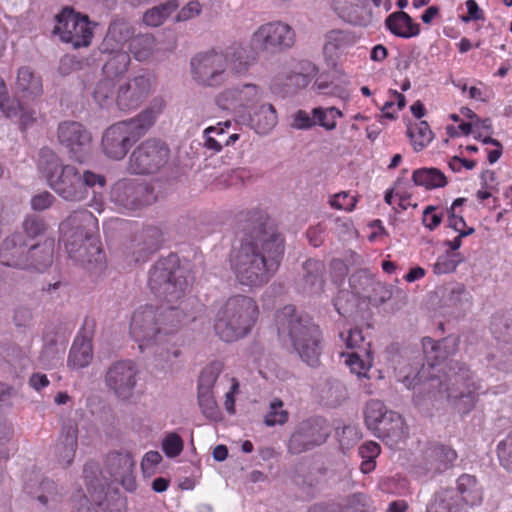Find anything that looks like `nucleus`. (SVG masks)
Wrapping results in <instances>:
<instances>
[{"label": "nucleus", "instance_id": "obj_46", "mask_svg": "<svg viewBox=\"0 0 512 512\" xmlns=\"http://www.w3.org/2000/svg\"><path fill=\"white\" fill-rule=\"evenodd\" d=\"M448 339L434 341L430 337H425L422 340L423 353L430 367H433L437 362L444 360L450 353L448 350Z\"/></svg>", "mask_w": 512, "mask_h": 512}, {"label": "nucleus", "instance_id": "obj_7", "mask_svg": "<svg viewBox=\"0 0 512 512\" xmlns=\"http://www.w3.org/2000/svg\"><path fill=\"white\" fill-rule=\"evenodd\" d=\"M189 272L180 265L177 254L160 258L149 271L148 285L151 292L168 303L183 297L190 285Z\"/></svg>", "mask_w": 512, "mask_h": 512}, {"label": "nucleus", "instance_id": "obj_60", "mask_svg": "<svg viewBox=\"0 0 512 512\" xmlns=\"http://www.w3.org/2000/svg\"><path fill=\"white\" fill-rule=\"evenodd\" d=\"M466 295L467 292L464 285L455 283L443 289L442 299L447 306H457Z\"/></svg>", "mask_w": 512, "mask_h": 512}, {"label": "nucleus", "instance_id": "obj_9", "mask_svg": "<svg viewBox=\"0 0 512 512\" xmlns=\"http://www.w3.org/2000/svg\"><path fill=\"white\" fill-rule=\"evenodd\" d=\"M458 372L448 377L444 383L439 377L429 378V389H435L439 394H446L447 400L462 415L468 414L475 406L477 395L471 382L470 370L465 364H456Z\"/></svg>", "mask_w": 512, "mask_h": 512}, {"label": "nucleus", "instance_id": "obj_50", "mask_svg": "<svg viewBox=\"0 0 512 512\" xmlns=\"http://www.w3.org/2000/svg\"><path fill=\"white\" fill-rule=\"evenodd\" d=\"M231 126L230 121L218 123L217 126H210L205 129L204 135L206 138L205 146L208 149H212L219 152L223 146H225L226 132L225 128Z\"/></svg>", "mask_w": 512, "mask_h": 512}, {"label": "nucleus", "instance_id": "obj_62", "mask_svg": "<svg viewBox=\"0 0 512 512\" xmlns=\"http://www.w3.org/2000/svg\"><path fill=\"white\" fill-rule=\"evenodd\" d=\"M183 440L177 433L168 434L162 442V450L167 457H177L183 450Z\"/></svg>", "mask_w": 512, "mask_h": 512}, {"label": "nucleus", "instance_id": "obj_31", "mask_svg": "<svg viewBox=\"0 0 512 512\" xmlns=\"http://www.w3.org/2000/svg\"><path fill=\"white\" fill-rule=\"evenodd\" d=\"M374 433L390 447L396 446L405 438V426L401 415L389 411L384 419L380 421Z\"/></svg>", "mask_w": 512, "mask_h": 512}, {"label": "nucleus", "instance_id": "obj_13", "mask_svg": "<svg viewBox=\"0 0 512 512\" xmlns=\"http://www.w3.org/2000/svg\"><path fill=\"white\" fill-rule=\"evenodd\" d=\"M330 435L327 421L319 416L310 417L298 423L291 433L287 449L292 455H299L323 445Z\"/></svg>", "mask_w": 512, "mask_h": 512}, {"label": "nucleus", "instance_id": "obj_49", "mask_svg": "<svg viewBox=\"0 0 512 512\" xmlns=\"http://www.w3.org/2000/svg\"><path fill=\"white\" fill-rule=\"evenodd\" d=\"M359 297L353 291L340 290L334 299L336 311L344 318H352L356 312Z\"/></svg>", "mask_w": 512, "mask_h": 512}, {"label": "nucleus", "instance_id": "obj_28", "mask_svg": "<svg viewBox=\"0 0 512 512\" xmlns=\"http://www.w3.org/2000/svg\"><path fill=\"white\" fill-rule=\"evenodd\" d=\"M78 447V424L73 419L63 422L55 452L60 462L70 465L75 457Z\"/></svg>", "mask_w": 512, "mask_h": 512}, {"label": "nucleus", "instance_id": "obj_34", "mask_svg": "<svg viewBox=\"0 0 512 512\" xmlns=\"http://www.w3.org/2000/svg\"><path fill=\"white\" fill-rule=\"evenodd\" d=\"M427 512H466L453 488H441L436 491L427 505Z\"/></svg>", "mask_w": 512, "mask_h": 512}, {"label": "nucleus", "instance_id": "obj_22", "mask_svg": "<svg viewBox=\"0 0 512 512\" xmlns=\"http://www.w3.org/2000/svg\"><path fill=\"white\" fill-rule=\"evenodd\" d=\"M325 264L318 259L309 258L304 261L296 279L297 290L304 294H320L325 285Z\"/></svg>", "mask_w": 512, "mask_h": 512}, {"label": "nucleus", "instance_id": "obj_55", "mask_svg": "<svg viewBox=\"0 0 512 512\" xmlns=\"http://www.w3.org/2000/svg\"><path fill=\"white\" fill-rule=\"evenodd\" d=\"M222 368L223 365L219 361H214L205 367L199 377L198 391L211 392L216 380L222 371Z\"/></svg>", "mask_w": 512, "mask_h": 512}, {"label": "nucleus", "instance_id": "obj_5", "mask_svg": "<svg viewBox=\"0 0 512 512\" xmlns=\"http://www.w3.org/2000/svg\"><path fill=\"white\" fill-rule=\"evenodd\" d=\"M258 313V306L251 297L244 295L230 297L216 313L215 331L225 342L238 340L250 332Z\"/></svg>", "mask_w": 512, "mask_h": 512}, {"label": "nucleus", "instance_id": "obj_33", "mask_svg": "<svg viewBox=\"0 0 512 512\" xmlns=\"http://www.w3.org/2000/svg\"><path fill=\"white\" fill-rule=\"evenodd\" d=\"M104 56L102 71L105 77L114 79L123 76L131 63L130 54L123 48H113V51H99Z\"/></svg>", "mask_w": 512, "mask_h": 512}, {"label": "nucleus", "instance_id": "obj_56", "mask_svg": "<svg viewBox=\"0 0 512 512\" xmlns=\"http://www.w3.org/2000/svg\"><path fill=\"white\" fill-rule=\"evenodd\" d=\"M315 87L320 94L336 96L341 99H347L349 94L347 90L339 84H334L333 80H329L327 76L321 74L314 82Z\"/></svg>", "mask_w": 512, "mask_h": 512}, {"label": "nucleus", "instance_id": "obj_8", "mask_svg": "<svg viewBox=\"0 0 512 512\" xmlns=\"http://www.w3.org/2000/svg\"><path fill=\"white\" fill-rule=\"evenodd\" d=\"M105 184L106 179L102 174L66 165L48 185L63 200L81 202L88 197L90 188H103Z\"/></svg>", "mask_w": 512, "mask_h": 512}, {"label": "nucleus", "instance_id": "obj_52", "mask_svg": "<svg viewBox=\"0 0 512 512\" xmlns=\"http://www.w3.org/2000/svg\"><path fill=\"white\" fill-rule=\"evenodd\" d=\"M389 413L383 402L379 400H371L366 404L364 410V419L368 429L373 432L378 427V424Z\"/></svg>", "mask_w": 512, "mask_h": 512}, {"label": "nucleus", "instance_id": "obj_12", "mask_svg": "<svg viewBox=\"0 0 512 512\" xmlns=\"http://www.w3.org/2000/svg\"><path fill=\"white\" fill-rule=\"evenodd\" d=\"M294 31L282 22H269L261 25L252 35V50L265 57L280 53L294 43Z\"/></svg>", "mask_w": 512, "mask_h": 512}, {"label": "nucleus", "instance_id": "obj_17", "mask_svg": "<svg viewBox=\"0 0 512 512\" xmlns=\"http://www.w3.org/2000/svg\"><path fill=\"white\" fill-rule=\"evenodd\" d=\"M138 373V367L132 360L114 361L105 372V384L118 399L127 401L134 394Z\"/></svg>", "mask_w": 512, "mask_h": 512}, {"label": "nucleus", "instance_id": "obj_25", "mask_svg": "<svg viewBox=\"0 0 512 512\" xmlns=\"http://www.w3.org/2000/svg\"><path fill=\"white\" fill-rule=\"evenodd\" d=\"M0 111L7 118H19L22 130L30 127L37 119V112L29 108L25 101L10 98L4 80L0 77Z\"/></svg>", "mask_w": 512, "mask_h": 512}, {"label": "nucleus", "instance_id": "obj_36", "mask_svg": "<svg viewBox=\"0 0 512 512\" xmlns=\"http://www.w3.org/2000/svg\"><path fill=\"white\" fill-rule=\"evenodd\" d=\"M66 346L60 341L55 331L46 332L43 336V347L39 354V361L44 366H56L63 360Z\"/></svg>", "mask_w": 512, "mask_h": 512}, {"label": "nucleus", "instance_id": "obj_64", "mask_svg": "<svg viewBox=\"0 0 512 512\" xmlns=\"http://www.w3.org/2000/svg\"><path fill=\"white\" fill-rule=\"evenodd\" d=\"M73 512H98L82 490H77L71 497Z\"/></svg>", "mask_w": 512, "mask_h": 512}, {"label": "nucleus", "instance_id": "obj_18", "mask_svg": "<svg viewBox=\"0 0 512 512\" xmlns=\"http://www.w3.org/2000/svg\"><path fill=\"white\" fill-rule=\"evenodd\" d=\"M57 136L70 157L82 163L91 148L92 135L90 131L79 122L64 121L58 126Z\"/></svg>", "mask_w": 512, "mask_h": 512}, {"label": "nucleus", "instance_id": "obj_19", "mask_svg": "<svg viewBox=\"0 0 512 512\" xmlns=\"http://www.w3.org/2000/svg\"><path fill=\"white\" fill-rule=\"evenodd\" d=\"M135 462L128 453L111 452L107 455L105 470H101L108 483L121 484L127 491L136 489Z\"/></svg>", "mask_w": 512, "mask_h": 512}, {"label": "nucleus", "instance_id": "obj_38", "mask_svg": "<svg viewBox=\"0 0 512 512\" xmlns=\"http://www.w3.org/2000/svg\"><path fill=\"white\" fill-rule=\"evenodd\" d=\"M223 55L226 57V62H231L232 69L236 73L243 74L248 71L252 64L255 63L259 53L252 50L251 46L250 50H247L240 44H234L227 48Z\"/></svg>", "mask_w": 512, "mask_h": 512}, {"label": "nucleus", "instance_id": "obj_24", "mask_svg": "<svg viewBox=\"0 0 512 512\" xmlns=\"http://www.w3.org/2000/svg\"><path fill=\"white\" fill-rule=\"evenodd\" d=\"M164 241V233L157 226H145L138 231L131 242L132 256L135 262H145L155 253Z\"/></svg>", "mask_w": 512, "mask_h": 512}, {"label": "nucleus", "instance_id": "obj_40", "mask_svg": "<svg viewBox=\"0 0 512 512\" xmlns=\"http://www.w3.org/2000/svg\"><path fill=\"white\" fill-rule=\"evenodd\" d=\"M459 495L461 503L465 505H476L482 500V493L477 485L475 476L463 474L457 479V487L454 489Z\"/></svg>", "mask_w": 512, "mask_h": 512}, {"label": "nucleus", "instance_id": "obj_10", "mask_svg": "<svg viewBox=\"0 0 512 512\" xmlns=\"http://www.w3.org/2000/svg\"><path fill=\"white\" fill-rule=\"evenodd\" d=\"M91 500L106 512H125L126 498L120 495L117 487H112L95 461H88L83 468Z\"/></svg>", "mask_w": 512, "mask_h": 512}, {"label": "nucleus", "instance_id": "obj_37", "mask_svg": "<svg viewBox=\"0 0 512 512\" xmlns=\"http://www.w3.org/2000/svg\"><path fill=\"white\" fill-rule=\"evenodd\" d=\"M24 489L27 494L37 499L46 506L51 500H55L56 486L54 481L36 475L25 480Z\"/></svg>", "mask_w": 512, "mask_h": 512}, {"label": "nucleus", "instance_id": "obj_41", "mask_svg": "<svg viewBox=\"0 0 512 512\" xmlns=\"http://www.w3.org/2000/svg\"><path fill=\"white\" fill-rule=\"evenodd\" d=\"M93 359L91 340L85 337H77L70 349L68 364L76 369L84 368Z\"/></svg>", "mask_w": 512, "mask_h": 512}, {"label": "nucleus", "instance_id": "obj_39", "mask_svg": "<svg viewBox=\"0 0 512 512\" xmlns=\"http://www.w3.org/2000/svg\"><path fill=\"white\" fill-rule=\"evenodd\" d=\"M322 403L331 408L340 406L348 398L345 385L338 379L328 377L322 384L320 390Z\"/></svg>", "mask_w": 512, "mask_h": 512}, {"label": "nucleus", "instance_id": "obj_48", "mask_svg": "<svg viewBox=\"0 0 512 512\" xmlns=\"http://www.w3.org/2000/svg\"><path fill=\"white\" fill-rule=\"evenodd\" d=\"M155 46V38L151 34L133 35L129 42V51L134 55L138 61H145L148 59Z\"/></svg>", "mask_w": 512, "mask_h": 512}, {"label": "nucleus", "instance_id": "obj_30", "mask_svg": "<svg viewBox=\"0 0 512 512\" xmlns=\"http://www.w3.org/2000/svg\"><path fill=\"white\" fill-rule=\"evenodd\" d=\"M43 92L41 77L36 75L29 67L18 70L14 97L20 100H34Z\"/></svg>", "mask_w": 512, "mask_h": 512}, {"label": "nucleus", "instance_id": "obj_1", "mask_svg": "<svg viewBox=\"0 0 512 512\" xmlns=\"http://www.w3.org/2000/svg\"><path fill=\"white\" fill-rule=\"evenodd\" d=\"M284 240L263 213L249 217L240 245L231 253V267L240 284L259 287L277 271L284 253Z\"/></svg>", "mask_w": 512, "mask_h": 512}, {"label": "nucleus", "instance_id": "obj_32", "mask_svg": "<svg viewBox=\"0 0 512 512\" xmlns=\"http://www.w3.org/2000/svg\"><path fill=\"white\" fill-rule=\"evenodd\" d=\"M340 17L359 26H367L372 21V11L367 0H339Z\"/></svg>", "mask_w": 512, "mask_h": 512}, {"label": "nucleus", "instance_id": "obj_20", "mask_svg": "<svg viewBox=\"0 0 512 512\" xmlns=\"http://www.w3.org/2000/svg\"><path fill=\"white\" fill-rule=\"evenodd\" d=\"M150 92V76L148 74L136 75L119 86L116 103L120 110L135 109L149 96Z\"/></svg>", "mask_w": 512, "mask_h": 512}, {"label": "nucleus", "instance_id": "obj_15", "mask_svg": "<svg viewBox=\"0 0 512 512\" xmlns=\"http://www.w3.org/2000/svg\"><path fill=\"white\" fill-rule=\"evenodd\" d=\"M169 153L165 142L155 138L147 139L131 153L128 170L137 175L156 173L167 163Z\"/></svg>", "mask_w": 512, "mask_h": 512}, {"label": "nucleus", "instance_id": "obj_42", "mask_svg": "<svg viewBox=\"0 0 512 512\" xmlns=\"http://www.w3.org/2000/svg\"><path fill=\"white\" fill-rule=\"evenodd\" d=\"M356 41V36L350 31L331 30L326 34L324 54L332 59L338 50H344L354 45Z\"/></svg>", "mask_w": 512, "mask_h": 512}, {"label": "nucleus", "instance_id": "obj_27", "mask_svg": "<svg viewBox=\"0 0 512 512\" xmlns=\"http://www.w3.org/2000/svg\"><path fill=\"white\" fill-rule=\"evenodd\" d=\"M134 34L135 28L129 20L114 16L98 49L99 51H113V48H123V45L130 42Z\"/></svg>", "mask_w": 512, "mask_h": 512}, {"label": "nucleus", "instance_id": "obj_54", "mask_svg": "<svg viewBox=\"0 0 512 512\" xmlns=\"http://www.w3.org/2000/svg\"><path fill=\"white\" fill-rule=\"evenodd\" d=\"M338 512H375V508L368 496L355 493L347 497L343 507L338 506Z\"/></svg>", "mask_w": 512, "mask_h": 512}, {"label": "nucleus", "instance_id": "obj_23", "mask_svg": "<svg viewBox=\"0 0 512 512\" xmlns=\"http://www.w3.org/2000/svg\"><path fill=\"white\" fill-rule=\"evenodd\" d=\"M28 244L21 232L7 236L0 245V263L4 266L24 270L27 267Z\"/></svg>", "mask_w": 512, "mask_h": 512}, {"label": "nucleus", "instance_id": "obj_53", "mask_svg": "<svg viewBox=\"0 0 512 512\" xmlns=\"http://www.w3.org/2000/svg\"><path fill=\"white\" fill-rule=\"evenodd\" d=\"M48 229L46 221L39 215L29 214L22 222V230L25 238L35 239L43 236Z\"/></svg>", "mask_w": 512, "mask_h": 512}, {"label": "nucleus", "instance_id": "obj_11", "mask_svg": "<svg viewBox=\"0 0 512 512\" xmlns=\"http://www.w3.org/2000/svg\"><path fill=\"white\" fill-rule=\"evenodd\" d=\"M55 21L52 32L59 35L63 42L71 43L74 48L90 45L93 31L88 16L77 14L72 8L65 7L55 15Z\"/></svg>", "mask_w": 512, "mask_h": 512}, {"label": "nucleus", "instance_id": "obj_35", "mask_svg": "<svg viewBox=\"0 0 512 512\" xmlns=\"http://www.w3.org/2000/svg\"><path fill=\"white\" fill-rule=\"evenodd\" d=\"M385 26L393 35L401 38L415 37L420 33V25L404 11L391 13L385 19Z\"/></svg>", "mask_w": 512, "mask_h": 512}, {"label": "nucleus", "instance_id": "obj_44", "mask_svg": "<svg viewBox=\"0 0 512 512\" xmlns=\"http://www.w3.org/2000/svg\"><path fill=\"white\" fill-rule=\"evenodd\" d=\"M416 185L424 186L426 189H435L447 185V177L438 168L416 169L412 175Z\"/></svg>", "mask_w": 512, "mask_h": 512}, {"label": "nucleus", "instance_id": "obj_57", "mask_svg": "<svg viewBox=\"0 0 512 512\" xmlns=\"http://www.w3.org/2000/svg\"><path fill=\"white\" fill-rule=\"evenodd\" d=\"M392 296L393 293L390 291V285L377 280L375 285L371 287V291H369L364 300H367L375 307H379L385 304L388 300H391Z\"/></svg>", "mask_w": 512, "mask_h": 512}, {"label": "nucleus", "instance_id": "obj_43", "mask_svg": "<svg viewBox=\"0 0 512 512\" xmlns=\"http://www.w3.org/2000/svg\"><path fill=\"white\" fill-rule=\"evenodd\" d=\"M65 166L66 165L62 163V160L52 149L43 147L39 151L38 169L47 179L48 183L50 180H53L54 176H57Z\"/></svg>", "mask_w": 512, "mask_h": 512}, {"label": "nucleus", "instance_id": "obj_29", "mask_svg": "<svg viewBox=\"0 0 512 512\" xmlns=\"http://www.w3.org/2000/svg\"><path fill=\"white\" fill-rule=\"evenodd\" d=\"M55 241L46 238L41 242L28 245L27 267L24 270L43 272L53 263Z\"/></svg>", "mask_w": 512, "mask_h": 512}, {"label": "nucleus", "instance_id": "obj_16", "mask_svg": "<svg viewBox=\"0 0 512 512\" xmlns=\"http://www.w3.org/2000/svg\"><path fill=\"white\" fill-rule=\"evenodd\" d=\"M190 66L192 79L203 87H219L227 79L226 57L215 50L198 53Z\"/></svg>", "mask_w": 512, "mask_h": 512}, {"label": "nucleus", "instance_id": "obj_63", "mask_svg": "<svg viewBox=\"0 0 512 512\" xmlns=\"http://www.w3.org/2000/svg\"><path fill=\"white\" fill-rule=\"evenodd\" d=\"M496 452L500 465L507 471H510L512 467V440L510 439V434L507 435L506 439L498 443Z\"/></svg>", "mask_w": 512, "mask_h": 512}, {"label": "nucleus", "instance_id": "obj_26", "mask_svg": "<svg viewBox=\"0 0 512 512\" xmlns=\"http://www.w3.org/2000/svg\"><path fill=\"white\" fill-rule=\"evenodd\" d=\"M457 453L450 446L435 443L424 452V473L432 475L441 473L453 466Z\"/></svg>", "mask_w": 512, "mask_h": 512}, {"label": "nucleus", "instance_id": "obj_6", "mask_svg": "<svg viewBox=\"0 0 512 512\" xmlns=\"http://www.w3.org/2000/svg\"><path fill=\"white\" fill-rule=\"evenodd\" d=\"M155 119L154 111L146 109L134 118L108 127L102 136L104 154L113 160L123 159L130 148L153 126Z\"/></svg>", "mask_w": 512, "mask_h": 512}, {"label": "nucleus", "instance_id": "obj_21", "mask_svg": "<svg viewBox=\"0 0 512 512\" xmlns=\"http://www.w3.org/2000/svg\"><path fill=\"white\" fill-rule=\"evenodd\" d=\"M261 89L251 83L225 89L217 95L216 104L224 110L251 108L261 99Z\"/></svg>", "mask_w": 512, "mask_h": 512}, {"label": "nucleus", "instance_id": "obj_58", "mask_svg": "<svg viewBox=\"0 0 512 512\" xmlns=\"http://www.w3.org/2000/svg\"><path fill=\"white\" fill-rule=\"evenodd\" d=\"M288 420V412L283 409V402L280 399H274L270 404V410L264 418L267 426L282 425Z\"/></svg>", "mask_w": 512, "mask_h": 512}, {"label": "nucleus", "instance_id": "obj_2", "mask_svg": "<svg viewBox=\"0 0 512 512\" xmlns=\"http://www.w3.org/2000/svg\"><path fill=\"white\" fill-rule=\"evenodd\" d=\"M275 322L280 337H288L293 349L303 362L312 368L320 366L323 350L322 332L312 318L286 305L278 310Z\"/></svg>", "mask_w": 512, "mask_h": 512}, {"label": "nucleus", "instance_id": "obj_4", "mask_svg": "<svg viewBox=\"0 0 512 512\" xmlns=\"http://www.w3.org/2000/svg\"><path fill=\"white\" fill-rule=\"evenodd\" d=\"M183 310L175 306H144L137 309L131 319L130 334L143 349L162 336L176 332L183 321Z\"/></svg>", "mask_w": 512, "mask_h": 512}, {"label": "nucleus", "instance_id": "obj_51", "mask_svg": "<svg viewBox=\"0 0 512 512\" xmlns=\"http://www.w3.org/2000/svg\"><path fill=\"white\" fill-rule=\"evenodd\" d=\"M417 134L412 127H408L407 136L410 138L413 148L416 152L421 151L433 139V132L426 121H420L416 124Z\"/></svg>", "mask_w": 512, "mask_h": 512}, {"label": "nucleus", "instance_id": "obj_61", "mask_svg": "<svg viewBox=\"0 0 512 512\" xmlns=\"http://www.w3.org/2000/svg\"><path fill=\"white\" fill-rule=\"evenodd\" d=\"M198 403L202 409L203 414L210 419H217L219 411L217 404L211 394L208 391H198Z\"/></svg>", "mask_w": 512, "mask_h": 512}, {"label": "nucleus", "instance_id": "obj_59", "mask_svg": "<svg viewBox=\"0 0 512 512\" xmlns=\"http://www.w3.org/2000/svg\"><path fill=\"white\" fill-rule=\"evenodd\" d=\"M113 79L105 77L100 80L93 91L94 100L100 105L104 106L108 101L112 100L114 94Z\"/></svg>", "mask_w": 512, "mask_h": 512}, {"label": "nucleus", "instance_id": "obj_47", "mask_svg": "<svg viewBox=\"0 0 512 512\" xmlns=\"http://www.w3.org/2000/svg\"><path fill=\"white\" fill-rule=\"evenodd\" d=\"M377 279L368 269H358L349 277V286L351 291L364 299L371 291V287L375 285Z\"/></svg>", "mask_w": 512, "mask_h": 512}, {"label": "nucleus", "instance_id": "obj_45", "mask_svg": "<svg viewBox=\"0 0 512 512\" xmlns=\"http://www.w3.org/2000/svg\"><path fill=\"white\" fill-rule=\"evenodd\" d=\"M251 122L258 133H267L277 123L275 108L271 104H262L253 115H251Z\"/></svg>", "mask_w": 512, "mask_h": 512}, {"label": "nucleus", "instance_id": "obj_3", "mask_svg": "<svg viewBox=\"0 0 512 512\" xmlns=\"http://www.w3.org/2000/svg\"><path fill=\"white\" fill-rule=\"evenodd\" d=\"M95 220L92 213L83 210L70 215L60 225L69 257L88 270L101 267L105 260L98 237L88 228Z\"/></svg>", "mask_w": 512, "mask_h": 512}, {"label": "nucleus", "instance_id": "obj_14", "mask_svg": "<svg viewBox=\"0 0 512 512\" xmlns=\"http://www.w3.org/2000/svg\"><path fill=\"white\" fill-rule=\"evenodd\" d=\"M110 201L119 209L138 211L155 201L153 188L135 179L118 180L110 191Z\"/></svg>", "mask_w": 512, "mask_h": 512}]
</instances>
